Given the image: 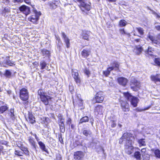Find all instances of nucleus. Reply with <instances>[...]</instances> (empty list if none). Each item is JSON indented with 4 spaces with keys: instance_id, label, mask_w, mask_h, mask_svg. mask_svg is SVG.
Listing matches in <instances>:
<instances>
[{
    "instance_id": "1",
    "label": "nucleus",
    "mask_w": 160,
    "mask_h": 160,
    "mask_svg": "<svg viewBox=\"0 0 160 160\" xmlns=\"http://www.w3.org/2000/svg\"><path fill=\"white\" fill-rule=\"evenodd\" d=\"M37 98L40 102L45 106L48 105L49 101L52 99V98L47 95L45 91L42 88H40L38 90Z\"/></svg>"
},
{
    "instance_id": "2",
    "label": "nucleus",
    "mask_w": 160,
    "mask_h": 160,
    "mask_svg": "<svg viewBox=\"0 0 160 160\" xmlns=\"http://www.w3.org/2000/svg\"><path fill=\"white\" fill-rule=\"evenodd\" d=\"M19 97L20 99L24 102V105H28L29 103V94L26 88H22L19 90Z\"/></svg>"
},
{
    "instance_id": "3",
    "label": "nucleus",
    "mask_w": 160,
    "mask_h": 160,
    "mask_svg": "<svg viewBox=\"0 0 160 160\" xmlns=\"http://www.w3.org/2000/svg\"><path fill=\"white\" fill-rule=\"evenodd\" d=\"M41 14L40 11L38 12L36 9L33 10V13L28 18V20L33 24H36L38 23L39 17Z\"/></svg>"
},
{
    "instance_id": "4",
    "label": "nucleus",
    "mask_w": 160,
    "mask_h": 160,
    "mask_svg": "<svg viewBox=\"0 0 160 160\" xmlns=\"http://www.w3.org/2000/svg\"><path fill=\"white\" fill-rule=\"evenodd\" d=\"M123 94L127 100L130 101L132 105L134 107L137 106V103L139 101L138 98L132 96L128 92H124Z\"/></svg>"
},
{
    "instance_id": "5",
    "label": "nucleus",
    "mask_w": 160,
    "mask_h": 160,
    "mask_svg": "<svg viewBox=\"0 0 160 160\" xmlns=\"http://www.w3.org/2000/svg\"><path fill=\"white\" fill-rule=\"evenodd\" d=\"M134 138L132 139L129 142H127L125 145V152L128 154H131L133 152V147L132 143L133 142Z\"/></svg>"
},
{
    "instance_id": "6",
    "label": "nucleus",
    "mask_w": 160,
    "mask_h": 160,
    "mask_svg": "<svg viewBox=\"0 0 160 160\" xmlns=\"http://www.w3.org/2000/svg\"><path fill=\"white\" fill-rule=\"evenodd\" d=\"M132 139H133V137L131 136L130 134L128 133H125L123 134L121 138L119 140V143L122 144L124 142L125 144L126 142H129Z\"/></svg>"
},
{
    "instance_id": "7",
    "label": "nucleus",
    "mask_w": 160,
    "mask_h": 160,
    "mask_svg": "<svg viewBox=\"0 0 160 160\" xmlns=\"http://www.w3.org/2000/svg\"><path fill=\"white\" fill-rule=\"evenodd\" d=\"M131 88L133 90H137L138 88L140 87V82L138 81L134 78H132L130 83Z\"/></svg>"
},
{
    "instance_id": "8",
    "label": "nucleus",
    "mask_w": 160,
    "mask_h": 160,
    "mask_svg": "<svg viewBox=\"0 0 160 160\" xmlns=\"http://www.w3.org/2000/svg\"><path fill=\"white\" fill-rule=\"evenodd\" d=\"M148 38L151 41L153 44L159 45L160 44V34L158 35L156 37L152 35H149Z\"/></svg>"
},
{
    "instance_id": "9",
    "label": "nucleus",
    "mask_w": 160,
    "mask_h": 160,
    "mask_svg": "<svg viewBox=\"0 0 160 160\" xmlns=\"http://www.w3.org/2000/svg\"><path fill=\"white\" fill-rule=\"evenodd\" d=\"M19 9L21 12L25 14L26 16L29 14L30 12V8L24 5L20 6L19 8Z\"/></svg>"
},
{
    "instance_id": "10",
    "label": "nucleus",
    "mask_w": 160,
    "mask_h": 160,
    "mask_svg": "<svg viewBox=\"0 0 160 160\" xmlns=\"http://www.w3.org/2000/svg\"><path fill=\"white\" fill-rule=\"evenodd\" d=\"M59 2V1L54 0L48 2L47 4L49 8L52 10L58 7Z\"/></svg>"
},
{
    "instance_id": "11",
    "label": "nucleus",
    "mask_w": 160,
    "mask_h": 160,
    "mask_svg": "<svg viewBox=\"0 0 160 160\" xmlns=\"http://www.w3.org/2000/svg\"><path fill=\"white\" fill-rule=\"evenodd\" d=\"M104 99V95L103 92L102 91L98 92L96 94L95 99L97 102H101Z\"/></svg>"
},
{
    "instance_id": "12",
    "label": "nucleus",
    "mask_w": 160,
    "mask_h": 160,
    "mask_svg": "<svg viewBox=\"0 0 160 160\" xmlns=\"http://www.w3.org/2000/svg\"><path fill=\"white\" fill-rule=\"evenodd\" d=\"M78 1L80 2V7L82 11H84L85 10L87 11L90 10V6L85 3L84 2V0H78Z\"/></svg>"
},
{
    "instance_id": "13",
    "label": "nucleus",
    "mask_w": 160,
    "mask_h": 160,
    "mask_svg": "<svg viewBox=\"0 0 160 160\" xmlns=\"http://www.w3.org/2000/svg\"><path fill=\"white\" fill-rule=\"evenodd\" d=\"M72 75L76 83H80L81 81L80 78L78 76V71L75 69H72Z\"/></svg>"
},
{
    "instance_id": "14",
    "label": "nucleus",
    "mask_w": 160,
    "mask_h": 160,
    "mask_svg": "<svg viewBox=\"0 0 160 160\" xmlns=\"http://www.w3.org/2000/svg\"><path fill=\"white\" fill-rule=\"evenodd\" d=\"M2 65V66L6 68L8 67V66H14L15 65V62H12L9 59L6 60L1 63Z\"/></svg>"
},
{
    "instance_id": "15",
    "label": "nucleus",
    "mask_w": 160,
    "mask_h": 160,
    "mask_svg": "<svg viewBox=\"0 0 160 160\" xmlns=\"http://www.w3.org/2000/svg\"><path fill=\"white\" fill-rule=\"evenodd\" d=\"M64 119L62 117L60 118L58 120V124L59 126L60 131L63 133L65 131V126L64 124Z\"/></svg>"
},
{
    "instance_id": "16",
    "label": "nucleus",
    "mask_w": 160,
    "mask_h": 160,
    "mask_svg": "<svg viewBox=\"0 0 160 160\" xmlns=\"http://www.w3.org/2000/svg\"><path fill=\"white\" fill-rule=\"evenodd\" d=\"M91 32L89 31H83L81 35V37L82 39L86 40L89 41Z\"/></svg>"
},
{
    "instance_id": "17",
    "label": "nucleus",
    "mask_w": 160,
    "mask_h": 160,
    "mask_svg": "<svg viewBox=\"0 0 160 160\" xmlns=\"http://www.w3.org/2000/svg\"><path fill=\"white\" fill-rule=\"evenodd\" d=\"M84 155V153L81 151H77L74 152V158L76 160L82 159Z\"/></svg>"
},
{
    "instance_id": "18",
    "label": "nucleus",
    "mask_w": 160,
    "mask_h": 160,
    "mask_svg": "<svg viewBox=\"0 0 160 160\" xmlns=\"http://www.w3.org/2000/svg\"><path fill=\"white\" fill-rule=\"evenodd\" d=\"M40 122L42 124L47 126L48 124L50 122V119L48 117H42L40 118Z\"/></svg>"
},
{
    "instance_id": "19",
    "label": "nucleus",
    "mask_w": 160,
    "mask_h": 160,
    "mask_svg": "<svg viewBox=\"0 0 160 160\" xmlns=\"http://www.w3.org/2000/svg\"><path fill=\"white\" fill-rule=\"evenodd\" d=\"M28 138V142L30 145L34 148L36 149L37 145L34 138L31 136H29Z\"/></svg>"
},
{
    "instance_id": "20",
    "label": "nucleus",
    "mask_w": 160,
    "mask_h": 160,
    "mask_svg": "<svg viewBox=\"0 0 160 160\" xmlns=\"http://www.w3.org/2000/svg\"><path fill=\"white\" fill-rule=\"evenodd\" d=\"M118 80L119 83L123 86H125L128 82V79L123 77L119 78H118Z\"/></svg>"
},
{
    "instance_id": "21",
    "label": "nucleus",
    "mask_w": 160,
    "mask_h": 160,
    "mask_svg": "<svg viewBox=\"0 0 160 160\" xmlns=\"http://www.w3.org/2000/svg\"><path fill=\"white\" fill-rule=\"evenodd\" d=\"M121 105L123 111L127 112L129 111V104L126 102H121Z\"/></svg>"
},
{
    "instance_id": "22",
    "label": "nucleus",
    "mask_w": 160,
    "mask_h": 160,
    "mask_svg": "<svg viewBox=\"0 0 160 160\" xmlns=\"http://www.w3.org/2000/svg\"><path fill=\"white\" fill-rule=\"evenodd\" d=\"M38 143L40 148L42 151L45 152L48 154L49 153L48 149L46 148L45 144L43 142L40 141L38 142Z\"/></svg>"
},
{
    "instance_id": "23",
    "label": "nucleus",
    "mask_w": 160,
    "mask_h": 160,
    "mask_svg": "<svg viewBox=\"0 0 160 160\" xmlns=\"http://www.w3.org/2000/svg\"><path fill=\"white\" fill-rule=\"evenodd\" d=\"M20 149L23 152V154H24L26 156H30V152L28 148L25 147L18 146Z\"/></svg>"
},
{
    "instance_id": "24",
    "label": "nucleus",
    "mask_w": 160,
    "mask_h": 160,
    "mask_svg": "<svg viewBox=\"0 0 160 160\" xmlns=\"http://www.w3.org/2000/svg\"><path fill=\"white\" fill-rule=\"evenodd\" d=\"M41 52L42 56L45 57H49L50 56V51L46 48H44L41 49Z\"/></svg>"
},
{
    "instance_id": "25",
    "label": "nucleus",
    "mask_w": 160,
    "mask_h": 160,
    "mask_svg": "<svg viewBox=\"0 0 160 160\" xmlns=\"http://www.w3.org/2000/svg\"><path fill=\"white\" fill-rule=\"evenodd\" d=\"M28 119L29 122L31 124H34L35 123V118L32 112H28Z\"/></svg>"
},
{
    "instance_id": "26",
    "label": "nucleus",
    "mask_w": 160,
    "mask_h": 160,
    "mask_svg": "<svg viewBox=\"0 0 160 160\" xmlns=\"http://www.w3.org/2000/svg\"><path fill=\"white\" fill-rule=\"evenodd\" d=\"M151 80L156 82H160V74H158L156 75H152L151 76Z\"/></svg>"
},
{
    "instance_id": "27",
    "label": "nucleus",
    "mask_w": 160,
    "mask_h": 160,
    "mask_svg": "<svg viewBox=\"0 0 160 160\" xmlns=\"http://www.w3.org/2000/svg\"><path fill=\"white\" fill-rule=\"evenodd\" d=\"M142 50L143 49L141 47L139 46H136L135 47L133 52L136 54L139 55L141 53Z\"/></svg>"
},
{
    "instance_id": "28",
    "label": "nucleus",
    "mask_w": 160,
    "mask_h": 160,
    "mask_svg": "<svg viewBox=\"0 0 160 160\" xmlns=\"http://www.w3.org/2000/svg\"><path fill=\"white\" fill-rule=\"evenodd\" d=\"M62 37L64 38V41L66 44L67 47H69V39L67 38L64 32H62Z\"/></svg>"
},
{
    "instance_id": "29",
    "label": "nucleus",
    "mask_w": 160,
    "mask_h": 160,
    "mask_svg": "<svg viewBox=\"0 0 160 160\" xmlns=\"http://www.w3.org/2000/svg\"><path fill=\"white\" fill-rule=\"evenodd\" d=\"M103 111V107L101 105H98L95 107V112H97L98 114H102Z\"/></svg>"
},
{
    "instance_id": "30",
    "label": "nucleus",
    "mask_w": 160,
    "mask_h": 160,
    "mask_svg": "<svg viewBox=\"0 0 160 160\" xmlns=\"http://www.w3.org/2000/svg\"><path fill=\"white\" fill-rule=\"evenodd\" d=\"M8 108V105L5 104L4 105L1 106L0 107V113H3L7 111Z\"/></svg>"
},
{
    "instance_id": "31",
    "label": "nucleus",
    "mask_w": 160,
    "mask_h": 160,
    "mask_svg": "<svg viewBox=\"0 0 160 160\" xmlns=\"http://www.w3.org/2000/svg\"><path fill=\"white\" fill-rule=\"evenodd\" d=\"M10 12V9L8 7H5L2 11V15L5 16L7 14H8Z\"/></svg>"
},
{
    "instance_id": "32",
    "label": "nucleus",
    "mask_w": 160,
    "mask_h": 160,
    "mask_svg": "<svg viewBox=\"0 0 160 160\" xmlns=\"http://www.w3.org/2000/svg\"><path fill=\"white\" fill-rule=\"evenodd\" d=\"M90 51L89 50H83L82 52V55L84 58H87L90 54Z\"/></svg>"
},
{
    "instance_id": "33",
    "label": "nucleus",
    "mask_w": 160,
    "mask_h": 160,
    "mask_svg": "<svg viewBox=\"0 0 160 160\" xmlns=\"http://www.w3.org/2000/svg\"><path fill=\"white\" fill-rule=\"evenodd\" d=\"M12 73L9 70L6 69L4 73V76L7 78H10L11 77Z\"/></svg>"
},
{
    "instance_id": "34",
    "label": "nucleus",
    "mask_w": 160,
    "mask_h": 160,
    "mask_svg": "<svg viewBox=\"0 0 160 160\" xmlns=\"http://www.w3.org/2000/svg\"><path fill=\"white\" fill-rule=\"evenodd\" d=\"M153 51V49L152 47H149L147 51H145V53L146 54L148 55V56H152V51Z\"/></svg>"
},
{
    "instance_id": "35",
    "label": "nucleus",
    "mask_w": 160,
    "mask_h": 160,
    "mask_svg": "<svg viewBox=\"0 0 160 160\" xmlns=\"http://www.w3.org/2000/svg\"><path fill=\"white\" fill-rule=\"evenodd\" d=\"M47 65V63L44 61H42L40 62V67L41 69H44Z\"/></svg>"
},
{
    "instance_id": "36",
    "label": "nucleus",
    "mask_w": 160,
    "mask_h": 160,
    "mask_svg": "<svg viewBox=\"0 0 160 160\" xmlns=\"http://www.w3.org/2000/svg\"><path fill=\"white\" fill-rule=\"evenodd\" d=\"M14 153L15 155L18 156H22L23 155V153L19 150H15Z\"/></svg>"
},
{
    "instance_id": "37",
    "label": "nucleus",
    "mask_w": 160,
    "mask_h": 160,
    "mask_svg": "<svg viewBox=\"0 0 160 160\" xmlns=\"http://www.w3.org/2000/svg\"><path fill=\"white\" fill-rule=\"evenodd\" d=\"M154 153L156 157L160 158V150L158 149H156L154 151Z\"/></svg>"
},
{
    "instance_id": "38",
    "label": "nucleus",
    "mask_w": 160,
    "mask_h": 160,
    "mask_svg": "<svg viewBox=\"0 0 160 160\" xmlns=\"http://www.w3.org/2000/svg\"><path fill=\"white\" fill-rule=\"evenodd\" d=\"M154 62L155 65L158 66L160 67V58H156L154 59Z\"/></svg>"
},
{
    "instance_id": "39",
    "label": "nucleus",
    "mask_w": 160,
    "mask_h": 160,
    "mask_svg": "<svg viewBox=\"0 0 160 160\" xmlns=\"http://www.w3.org/2000/svg\"><path fill=\"white\" fill-rule=\"evenodd\" d=\"M88 118L87 116L84 117L81 119L80 120V123H82L84 122H88Z\"/></svg>"
},
{
    "instance_id": "40",
    "label": "nucleus",
    "mask_w": 160,
    "mask_h": 160,
    "mask_svg": "<svg viewBox=\"0 0 160 160\" xmlns=\"http://www.w3.org/2000/svg\"><path fill=\"white\" fill-rule=\"evenodd\" d=\"M140 146H145L146 145L144 139H140L138 141Z\"/></svg>"
},
{
    "instance_id": "41",
    "label": "nucleus",
    "mask_w": 160,
    "mask_h": 160,
    "mask_svg": "<svg viewBox=\"0 0 160 160\" xmlns=\"http://www.w3.org/2000/svg\"><path fill=\"white\" fill-rule=\"evenodd\" d=\"M141 156V154L139 152H136L134 153V157L137 159H140Z\"/></svg>"
},
{
    "instance_id": "42",
    "label": "nucleus",
    "mask_w": 160,
    "mask_h": 160,
    "mask_svg": "<svg viewBox=\"0 0 160 160\" xmlns=\"http://www.w3.org/2000/svg\"><path fill=\"white\" fill-rule=\"evenodd\" d=\"M127 22L124 20H121L119 22V25L121 27H123L126 26Z\"/></svg>"
},
{
    "instance_id": "43",
    "label": "nucleus",
    "mask_w": 160,
    "mask_h": 160,
    "mask_svg": "<svg viewBox=\"0 0 160 160\" xmlns=\"http://www.w3.org/2000/svg\"><path fill=\"white\" fill-rule=\"evenodd\" d=\"M91 133L90 131L89 130H84L83 131V134L86 136L90 135Z\"/></svg>"
},
{
    "instance_id": "44",
    "label": "nucleus",
    "mask_w": 160,
    "mask_h": 160,
    "mask_svg": "<svg viewBox=\"0 0 160 160\" xmlns=\"http://www.w3.org/2000/svg\"><path fill=\"white\" fill-rule=\"evenodd\" d=\"M10 116L11 118H13L14 117V108H11L10 109Z\"/></svg>"
},
{
    "instance_id": "45",
    "label": "nucleus",
    "mask_w": 160,
    "mask_h": 160,
    "mask_svg": "<svg viewBox=\"0 0 160 160\" xmlns=\"http://www.w3.org/2000/svg\"><path fill=\"white\" fill-rule=\"evenodd\" d=\"M54 160H62V157L61 155L59 153L56 154V158Z\"/></svg>"
},
{
    "instance_id": "46",
    "label": "nucleus",
    "mask_w": 160,
    "mask_h": 160,
    "mask_svg": "<svg viewBox=\"0 0 160 160\" xmlns=\"http://www.w3.org/2000/svg\"><path fill=\"white\" fill-rule=\"evenodd\" d=\"M84 72L85 74L88 76V77H89L91 74L90 72V71L86 68L84 70Z\"/></svg>"
},
{
    "instance_id": "47",
    "label": "nucleus",
    "mask_w": 160,
    "mask_h": 160,
    "mask_svg": "<svg viewBox=\"0 0 160 160\" xmlns=\"http://www.w3.org/2000/svg\"><path fill=\"white\" fill-rule=\"evenodd\" d=\"M58 140L59 141L61 144H63V141L62 137L61 134H59L58 135Z\"/></svg>"
},
{
    "instance_id": "48",
    "label": "nucleus",
    "mask_w": 160,
    "mask_h": 160,
    "mask_svg": "<svg viewBox=\"0 0 160 160\" xmlns=\"http://www.w3.org/2000/svg\"><path fill=\"white\" fill-rule=\"evenodd\" d=\"M142 156L144 160H149V155L148 154L145 155H143L142 154Z\"/></svg>"
},
{
    "instance_id": "49",
    "label": "nucleus",
    "mask_w": 160,
    "mask_h": 160,
    "mask_svg": "<svg viewBox=\"0 0 160 160\" xmlns=\"http://www.w3.org/2000/svg\"><path fill=\"white\" fill-rule=\"evenodd\" d=\"M136 29L138 32L141 34L142 35L143 33V30L142 28H137Z\"/></svg>"
},
{
    "instance_id": "50",
    "label": "nucleus",
    "mask_w": 160,
    "mask_h": 160,
    "mask_svg": "<svg viewBox=\"0 0 160 160\" xmlns=\"http://www.w3.org/2000/svg\"><path fill=\"white\" fill-rule=\"evenodd\" d=\"M120 33L122 35H129V34L126 32L123 29H120Z\"/></svg>"
},
{
    "instance_id": "51",
    "label": "nucleus",
    "mask_w": 160,
    "mask_h": 160,
    "mask_svg": "<svg viewBox=\"0 0 160 160\" xmlns=\"http://www.w3.org/2000/svg\"><path fill=\"white\" fill-rule=\"evenodd\" d=\"M79 103L78 104V105L79 106V107L80 109H82L83 108V103L82 102V101H79Z\"/></svg>"
},
{
    "instance_id": "52",
    "label": "nucleus",
    "mask_w": 160,
    "mask_h": 160,
    "mask_svg": "<svg viewBox=\"0 0 160 160\" xmlns=\"http://www.w3.org/2000/svg\"><path fill=\"white\" fill-rule=\"evenodd\" d=\"M110 72L109 71L107 70L103 72V74L106 76H108Z\"/></svg>"
},
{
    "instance_id": "53",
    "label": "nucleus",
    "mask_w": 160,
    "mask_h": 160,
    "mask_svg": "<svg viewBox=\"0 0 160 160\" xmlns=\"http://www.w3.org/2000/svg\"><path fill=\"white\" fill-rule=\"evenodd\" d=\"M32 64L35 66V67H38L39 65V63L37 61H35L32 63Z\"/></svg>"
},
{
    "instance_id": "54",
    "label": "nucleus",
    "mask_w": 160,
    "mask_h": 160,
    "mask_svg": "<svg viewBox=\"0 0 160 160\" xmlns=\"http://www.w3.org/2000/svg\"><path fill=\"white\" fill-rule=\"evenodd\" d=\"M113 64L116 68H118L119 66V64L116 61L114 62Z\"/></svg>"
},
{
    "instance_id": "55",
    "label": "nucleus",
    "mask_w": 160,
    "mask_h": 160,
    "mask_svg": "<svg viewBox=\"0 0 160 160\" xmlns=\"http://www.w3.org/2000/svg\"><path fill=\"white\" fill-rule=\"evenodd\" d=\"M23 1L26 3L28 5H31V0H23Z\"/></svg>"
},
{
    "instance_id": "56",
    "label": "nucleus",
    "mask_w": 160,
    "mask_h": 160,
    "mask_svg": "<svg viewBox=\"0 0 160 160\" xmlns=\"http://www.w3.org/2000/svg\"><path fill=\"white\" fill-rule=\"evenodd\" d=\"M146 148H143L141 149V152H142V154H143V155H145L147 154L146 152Z\"/></svg>"
},
{
    "instance_id": "57",
    "label": "nucleus",
    "mask_w": 160,
    "mask_h": 160,
    "mask_svg": "<svg viewBox=\"0 0 160 160\" xmlns=\"http://www.w3.org/2000/svg\"><path fill=\"white\" fill-rule=\"evenodd\" d=\"M33 136H34L35 139H36L38 142L40 141H39V139L38 138V137L36 134H34L33 135Z\"/></svg>"
},
{
    "instance_id": "58",
    "label": "nucleus",
    "mask_w": 160,
    "mask_h": 160,
    "mask_svg": "<svg viewBox=\"0 0 160 160\" xmlns=\"http://www.w3.org/2000/svg\"><path fill=\"white\" fill-rule=\"evenodd\" d=\"M113 69L114 67H110L108 68L107 70L110 72V71L112 70Z\"/></svg>"
},
{
    "instance_id": "59",
    "label": "nucleus",
    "mask_w": 160,
    "mask_h": 160,
    "mask_svg": "<svg viewBox=\"0 0 160 160\" xmlns=\"http://www.w3.org/2000/svg\"><path fill=\"white\" fill-rule=\"evenodd\" d=\"M23 1V0H13V2L14 3L22 2Z\"/></svg>"
},
{
    "instance_id": "60",
    "label": "nucleus",
    "mask_w": 160,
    "mask_h": 160,
    "mask_svg": "<svg viewBox=\"0 0 160 160\" xmlns=\"http://www.w3.org/2000/svg\"><path fill=\"white\" fill-rule=\"evenodd\" d=\"M2 3H9L10 2V0H3Z\"/></svg>"
},
{
    "instance_id": "61",
    "label": "nucleus",
    "mask_w": 160,
    "mask_h": 160,
    "mask_svg": "<svg viewBox=\"0 0 160 160\" xmlns=\"http://www.w3.org/2000/svg\"><path fill=\"white\" fill-rule=\"evenodd\" d=\"M155 28L157 30L160 31V25L155 26Z\"/></svg>"
},
{
    "instance_id": "62",
    "label": "nucleus",
    "mask_w": 160,
    "mask_h": 160,
    "mask_svg": "<svg viewBox=\"0 0 160 160\" xmlns=\"http://www.w3.org/2000/svg\"><path fill=\"white\" fill-rule=\"evenodd\" d=\"M112 123L111 125L112 127L113 128L115 127L116 125V124L114 122H112Z\"/></svg>"
},
{
    "instance_id": "63",
    "label": "nucleus",
    "mask_w": 160,
    "mask_h": 160,
    "mask_svg": "<svg viewBox=\"0 0 160 160\" xmlns=\"http://www.w3.org/2000/svg\"><path fill=\"white\" fill-rule=\"evenodd\" d=\"M3 149V147L0 144V152L2 151Z\"/></svg>"
},
{
    "instance_id": "64",
    "label": "nucleus",
    "mask_w": 160,
    "mask_h": 160,
    "mask_svg": "<svg viewBox=\"0 0 160 160\" xmlns=\"http://www.w3.org/2000/svg\"><path fill=\"white\" fill-rule=\"evenodd\" d=\"M110 2H115L117 0H107Z\"/></svg>"
}]
</instances>
